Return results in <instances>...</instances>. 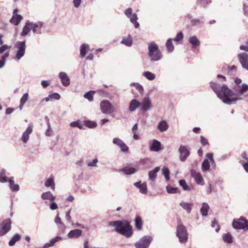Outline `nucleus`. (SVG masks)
I'll list each match as a JSON object with an SVG mask.
<instances>
[{
  "label": "nucleus",
  "instance_id": "1",
  "mask_svg": "<svg viewBox=\"0 0 248 248\" xmlns=\"http://www.w3.org/2000/svg\"><path fill=\"white\" fill-rule=\"evenodd\" d=\"M210 87L216 93L217 97L221 99L223 103L231 105L232 102L242 100V97H233L230 98L229 97L233 95V92L229 89L226 85L223 84L221 87L220 85L216 82H211Z\"/></svg>",
  "mask_w": 248,
  "mask_h": 248
},
{
  "label": "nucleus",
  "instance_id": "2",
  "mask_svg": "<svg viewBox=\"0 0 248 248\" xmlns=\"http://www.w3.org/2000/svg\"><path fill=\"white\" fill-rule=\"evenodd\" d=\"M108 225L115 227L116 232L126 237H130L132 235V227L126 220H117L109 221Z\"/></svg>",
  "mask_w": 248,
  "mask_h": 248
},
{
  "label": "nucleus",
  "instance_id": "3",
  "mask_svg": "<svg viewBox=\"0 0 248 248\" xmlns=\"http://www.w3.org/2000/svg\"><path fill=\"white\" fill-rule=\"evenodd\" d=\"M148 50V55L151 61H158L161 59V52L155 42H153L149 44Z\"/></svg>",
  "mask_w": 248,
  "mask_h": 248
},
{
  "label": "nucleus",
  "instance_id": "4",
  "mask_svg": "<svg viewBox=\"0 0 248 248\" xmlns=\"http://www.w3.org/2000/svg\"><path fill=\"white\" fill-rule=\"evenodd\" d=\"M176 235L181 243L185 244L187 241L188 235L185 227L181 223L177 226Z\"/></svg>",
  "mask_w": 248,
  "mask_h": 248
},
{
  "label": "nucleus",
  "instance_id": "5",
  "mask_svg": "<svg viewBox=\"0 0 248 248\" xmlns=\"http://www.w3.org/2000/svg\"><path fill=\"white\" fill-rule=\"evenodd\" d=\"M235 83L237 84L236 86H234L233 88V91L235 92V95L237 97L243 95L246 92L248 91V85L246 83H243L241 85L240 84L242 80L240 78H236L234 80Z\"/></svg>",
  "mask_w": 248,
  "mask_h": 248
},
{
  "label": "nucleus",
  "instance_id": "6",
  "mask_svg": "<svg viewBox=\"0 0 248 248\" xmlns=\"http://www.w3.org/2000/svg\"><path fill=\"white\" fill-rule=\"evenodd\" d=\"M232 226L235 229H242L245 231H248V220L244 217H241L238 219H234L233 220Z\"/></svg>",
  "mask_w": 248,
  "mask_h": 248
},
{
  "label": "nucleus",
  "instance_id": "7",
  "mask_svg": "<svg viewBox=\"0 0 248 248\" xmlns=\"http://www.w3.org/2000/svg\"><path fill=\"white\" fill-rule=\"evenodd\" d=\"M100 105L101 111L103 113L110 114L114 111V106L108 100H103L101 102Z\"/></svg>",
  "mask_w": 248,
  "mask_h": 248
},
{
  "label": "nucleus",
  "instance_id": "8",
  "mask_svg": "<svg viewBox=\"0 0 248 248\" xmlns=\"http://www.w3.org/2000/svg\"><path fill=\"white\" fill-rule=\"evenodd\" d=\"M152 240L150 236H144L135 243L136 248H148Z\"/></svg>",
  "mask_w": 248,
  "mask_h": 248
},
{
  "label": "nucleus",
  "instance_id": "9",
  "mask_svg": "<svg viewBox=\"0 0 248 248\" xmlns=\"http://www.w3.org/2000/svg\"><path fill=\"white\" fill-rule=\"evenodd\" d=\"M16 47L18 49L16 53V60L19 61L25 54L26 49V41H18Z\"/></svg>",
  "mask_w": 248,
  "mask_h": 248
},
{
  "label": "nucleus",
  "instance_id": "10",
  "mask_svg": "<svg viewBox=\"0 0 248 248\" xmlns=\"http://www.w3.org/2000/svg\"><path fill=\"white\" fill-rule=\"evenodd\" d=\"M237 58L242 67L248 71V54L246 52L240 53L237 55Z\"/></svg>",
  "mask_w": 248,
  "mask_h": 248
},
{
  "label": "nucleus",
  "instance_id": "11",
  "mask_svg": "<svg viewBox=\"0 0 248 248\" xmlns=\"http://www.w3.org/2000/svg\"><path fill=\"white\" fill-rule=\"evenodd\" d=\"M1 229L0 230V236L4 235L7 233L11 228V220L7 218L1 223Z\"/></svg>",
  "mask_w": 248,
  "mask_h": 248
},
{
  "label": "nucleus",
  "instance_id": "12",
  "mask_svg": "<svg viewBox=\"0 0 248 248\" xmlns=\"http://www.w3.org/2000/svg\"><path fill=\"white\" fill-rule=\"evenodd\" d=\"M191 176L194 179L196 183L199 185H203L204 184V179L202 174L194 169L190 170Z\"/></svg>",
  "mask_w": 248,
  "mask_h": 248
},
{
  "label": "nucleus",
  "instance_id": "13",
  "mask_svg": "<svg viewBox=\"0 0 248 248\" xmlns=\"http://www.w3.org/2000/svg\"><path fill=\"white\" fill-rule=\"evenodd\" d=\"M179 152L180 153V159L182 161H184L190 154L189 149L186 146L181 145L179 148Z\"/></svg>",
  "mask_w": 248,
  "mask_h": 248
},
{
  "label": "nucleus",
  "instance_id": "14",
  "mask_svg": "<svg viewBox=\"0 0 248 248\" xmlns=\"http://www.w3.org/2000/svg\"><path fill=\"white\" fill-rule=\"evenodd\" d=\"M152 107L151 101L149 97H145L141 103H140V109L146 111L151 109Z\"/></svg>",
  "mask_w": 248,
  "mask_h": 248
},
{
  "label": "nucleus",
  "instance_id": "15",
  "mask_svg": "<svg viewBox=\"0 0 248 248\" xmlns=\"http://www.w3.org/2000/svg\"><path fill=\"white\" fill-rule=\"evenodd\" d=\"M113 143L118 146L123 152H127L128 150V147L124 142V141L118 138H115L112 140Z\"/></svg>",
  "mask_w": 248,
  "mask_h": 248
},
{
  "label": "nucleus",
  "instance_id": "16",
  "mask_svg": "<svg viewBox=\"0 0 248 248\" xmlns=\"http://www.w3.org/2000/svg\"><path fill=\"white\" fill-rule=\"evenodd\" d=\"M30 24L31 30H32L34 33H41V29L43 26V24L42 22H38L37 23H34L32 22H30Z\"/></svg>",
  "mask_w": 248,
  "mask_h": 248
},
{
  "label": "nucleus",
  "instance_id": "17",
  "mask_svg": "<svg viewBox=\"0 0 248 248\" xmlns=\"http://www.w3.org/2000/svg\"><path fill=\"white\" fill-rule=\"evenodd\" d=\"M32 132V127L31 125H29L25 131L23 133L21 140L22 141L26 143L29 139V136Z\"/></svg>",
  "mask_w": 248,
  "mask_h": 248
},
{
  "label": "nucleus",
  "instance_id": "18",
  "mask_svg": "<svg viewBox=\"0 0 248 248\" xmlns=\"http://www.w3.org/2000/svg\"><path fill=\"white\" fill-rule=\"evenodd\" d=\"M59 77L61 79L62 83L63 86H67L70 84L69 78L65 73L60 72L59 73Z\"/></svg>",
  "mask_w": 248,
  "mask_h": 248
},
{
  "label": "nucleus",
  "instance_id": "19",
  "mask_svg": "<svg viewBox=\"0 0 248 248\" xmlns=\"http://www.w3.org/2000/svg\"><path fill=\"white\" fill-rule=\"evenodd\" d=\"M82 234V231L80 229H75L70 231L68 234L67 236L69 238H78Z\"/></svg>",
  "mask_w": 248,
  "mask_h": 248
},
{
  "label": "nucleus",
  "instance_id": "20",
  "mask_svg": "<svg viewBox=\"0 0 248 248\" xmlns=\"http://www.w3.org/2000/svg\"><path fill=\"white\" fill-rule=\"evenodd\" d=\"M150 150L152 151L158 152L161 150V143L156 140H153L150 146Z\"/></svg>",
  "mask_w": 248,
  "mask_h": 248
},
{
  "label": "nucleus",
  "instance_id": "21",
  "mask_svg": "<svg viewBox=\"0 0 248 248\" xmlns=\"http://www.w3.org/2000/svg\"><path fill=\"white\" fill-rule=\"evenodd\" d=\"M160 170L159 167H156L154 169L149 171L148 172L149 179L151 181H155L157 177V173Z\"/></svg>",
  "mask_w": 248,
  "mask_h": 248
},
{
  "label": "nucleus",
  "instance_id": "22",
  "mask_svg": "<svg viewBox=\"0 0 248 248\" xmlns=\"http://www.w3.org/2000/svg\"><path fill=\"white\" fill-rule=\"evenodd\" d=\"M139 107H140V102L137 99H134L130 102L129 109L130 111L133 112Z\"/></svg>",
  "mask_w": 248,
  "mask_h": 248
},
{
  "label": "nucleus",
  "instance_id": "23",
  "mask_svg": "<svg viewBox=\"0 0 248 248\" xmlns=\"http://www.w3.org/2000/svg\"><path fill=\"white\" fill-rule=\"evenodd\" d=\"M41 198L43 200H48L50 202H53L55 199V197L50 191L43 193Z\"/></svg>",
  "mask_w": 248,
  "mask_h": 248
},
{
  "label": "nucleus",
  "instance_id": "24",
  "mask_svg": "<svg viewBox=\"0 0 248 248\" xmlns=\"http://www.w3.org/2000/svg\"><path fill=\"white\" fill-rule=\"evenodd\" d=\"M188 40L193 48H196L200 45V42L196 36L189 37Z\"/></svg>",
  "mask_w": 248,
  "mask_h": 248
},
{
  "label": "nucleus",
  "instance_id": "25",
  "mask_svg": "<svg viewBox=\"0 0 248 248\" xmlns=\"http://www.w3.org/2000/svg\"><path fill=\"white\" fill-rule=\"evenodd\" d=\"M180 205L185 210L187 213H190L191 211L193 204L190 203L186 202H181L180 203Z\"/></svg>",
  "mask_w": 248,
  "mask_h": 248
},
{
  "label": "nucleus",
  "instance_id": "26",
  "mask_svg": "<svg viewBox=\"0 0 248 248\" xmlns=\"http://www.w3.org/2000/svg\"><path fill=\"white\" fill-rule=\"evenodd\" d=\"M60 97L61 96L59 93H53L52 94H49L47 97L43 98L42 100V101L45 100L46 102H48L49 101H52L54 99L59 100L60 99Z\"/></svg>",
  "mask_w": 248,
  "mask_h": 248
},
{
  "label": "nucleus",
  "instance_id": "27",
  "mask_svg": "<svg viewBox=\"0 0 248 248\" xmlns=\"http://www.w3.org/2000/svg\"><path fill=\"white\" fill-rule=\"evenodd\" d=\"M22 18V16L20 15H16L10 19V22L15 25H18Z\"/></svg>",
  "mask_w": 248,
  "mask_h": 248
},
{
  "label": "nucleus",
  "instance_id": "28",
  "mask_svg": "<svg viewBox=\"0 0 248 248\" xmlns=\"http://www.w3.org/2000/svg\"><path fill=\"white\" fill-rule=\"evenodd\" d=\"M90 50L89 46L87 44H82L80 48V55L81 57H84L86 53V51Z\"/></svg>",
  "mask_w": 248,
  "mask_h": 248
},
{
  "label": "nucleus",
  "instance_id": "29",
  "mask_svg": "<svg viewBox=\"0 0 248 248\" xmlns=\"http://www.w3.org/2000/svg\"><path fill=\"white\" fill-rule=\"evenodd\" d=\"M128 17L130 19V22L134 24L135 28H139L140 24L137 21L138 19V17L136 14H132L130 17Z\"/></svg>",
  "mask_w": 248,
  "mask_h": 248
},
{
  "label": "nucleus",
  "instance_id": "30",
  "mask_svg": "<svg viewBox=\"0 0 248 248\" xmlns=\"http://www.w3.org/2000/svg\"><path fill=\"white\" fill-rule=\"evenodd\" d=\"M8 182L10 184V187L13 191H17L19 190V186L17 184H15L13 178H10L8 180Z\"/></svg>",
  "mask_w": 248,
  "mask_h": 248
},
{
  "label": "nucleus",
  "instance_id": "31",
  "mask_svg": "<svg viewBox=\"0 0 248 248\" xmlns=\"http://www.w3.org/2000/svg\"><path fill=\"white\" fill-rule=\"evenodd\" d=\"M121 44H124L126 46H130L132 45V39L130 35L128 37H124L121 42Z\"/></svg>",
  "mask_w": 248,
  "mask_h": 248
},
{
  "label": "nucleus",
  "instance_id": "32",
  "mask_svg": "<svg viewBox=\"0 0 248 248\" xmlns=\"http://www.w3.org/2000/svg\"><path fill=\"white\" fill-rule=\"evenodd\" d=\"M31 30L30 21L27 22L25 26L24 27L21 33L22 36H25L28 34L29 31Z\"/></svg>",
  "mask_w": 248,
  "mask_h": 248
},
{
  "label": "nucleus",
  "instance_id": "33",
  "mask_svg": "<svg viewBox=\"0 0 248 248\" xmlns=\"http://www.w3.org/2000/svg\"><path fill=\"white\" fill-rule=\"evenodd\" d=\"M209 209L208 204L206 203H203L201 208V213L202 216H206Z\"/></svg>",
  "mask_w": 248,
  "mask_h": 248
},
{
  "label": "nucleus",
  "instance_id": "34",
  "mask_svg": "<svg viewBox=\"0 0 248 248\" xmlns=\"http://www.w3.org/2000/svg\"><path fill=\"white\" fill-rule=\"evenodd\" d=\"M29 94L28 93H25L20 100V106L19 107V109L21 110L23 107V106L26 103L28 99Z\"/></svg>",
  "mask_w": 248,
  "mask_h": 248
},
{
  "label": "nucleus",
  "instance_id": "35",
  "mask_svg": "<svg viewBox=\"0 0 248 248\" xmlns=\"http://www.w3.org/2000/svg\"><path fill=\"white\" fill-rule=\"evenodd\" d=\"M21 238V236L18 234H15L11 239V240L9 242V245L10 246H14L16 243L19 241Z\"/></svg>",
  "mask_w": 248,
  "mask_h": 248
},
{
  "label": "nucleus",
  "instance_id": "36",
  "mask_svg": "<svg viewBox=\"0 0 248 248\" xmlns=\"http://www.w3.org/2000/svg\"><path fill=\"white\" fill-rule=\"evenodd\" d=\"M120 171H122L125 174H131L135 172L136 170L134 168L125 167L120 170Z\"/></svg>",
  "mask_w": 248,
  "mask_h": 248
},
{
  "label": "nucleus",
  "instance_id": "37",
  "mask_svg": "<svg viewBox=\"0 0 248 248\" xmlns=\"http://www.w3.org/2000/svg\"><path fill=\"white\" fill-rule=\"evenodd\" d=\"M135 226L138 230H140L142 227V222L140 216H137L135 219Z\"/></svg>",
  "mask_w": 248,
  "mask_h": 248
},
{
  "label": "nucleus",
  "instance_id": "38",
  "mask_svg": "<svg viewBox=\"0 0 248 248\" xmlns=\"http://www.w3.org/2000/svg\"><path fill=\"white\" fill-rule=\"evenodd\" d=\"M45 119L47 125V129L46 130L45 134L46 136L49 137L52 135V131L51 128L48 118L46 116Z\"/></svg>",
  "mask_w": 248,
  "mask_h": 248
},
{
  "label": "nucleus",
  "instance_id": "39",
  "mask_svg": "<svg viewBox=\"0 0 248 248\" xmlns=\"http://www.w3.org/2000/svg\"><path fill=\"white\" fill-rule=\"evenodd\" d=\"M210 164L207 159H204L202 164V170L203 172L207 171L210 168Z\"/></svg>",
  "mask_w": 248,
  "mask_h": 248
},
{
  "label": "nucleus",
  "instance_id": "40",
  "mask_svg": "<svg viewBox=\"0 0 248 248\" xmlns=\"http://www.w3.org/2000/svg\"><path fill=\"white\" fill-rule=\"evenodd\" d=\"M158 127L160 131L163 132L166 131L167 129L168 126L166 121H162L159 123Z\"/></svg>",
  "mask_w": 248,
  "mask_h": 248
},
{
  "label": "nucleus",
  "instance_id": "41",
  "mask_svg": "<svg viewBox=\"0 0 248 248\" xmlns=\"http://www.w3.org/2000/svg\"><path fill=\"white\" fill-rule=\"evenodd\" d=\"M45 185L46 187L50 186L51 188L54 190L55 188V184L53 178H49L48 180H47L45 184Z\"/></svg>",
  "mask_w": 248,
  "mask_h": 248
},
{
  "label": "nucleus",
  "instance_id": "42",
  "mask_svg": "<svg viewBox=\"0 0 248 248\" xmlns=\"http://www.w3.org/2000/svg\"><path fill=\"white\" fill-rule=\"evenodd\" d=\"M162 173L164 176L166 180L168 181L170 180V170L166 166H164L162 169Z\"/></svg>",
  "mask_w": 248,
  "mask_h": 248
},
{
  "label": "nucleus",
  "instance_id": "43",
  "mask_svg": "<svg viewBox=\"0 0 248 248\" xmlns=\"http://www.w3.org/2000/svg\"><path fill=\"white\" fill-rule=\"evenodd\" d=\"M222 238L224 242H227L228 243H232V235L229 232L224 234L223 235Z\"/></svg>",
  "mask_w": 248,
  "mask_h": 248
},
{
  "label": "nucleus",
  "instance_id": "44",
  "mask_svg": "<svg viewBox=\"0 0 248 248\" xmlns=\"http://www.w3.org/2000/svg\"><path fill=\"white\" fill-rule=\"evenodd\" d=\"M143 75L147 79L149 80H153L155 78V74L149 71L145 72L143 73Z\"/></svg>",
  "mask_w": 248,
  "mask_h": 248
},
{
  "label": "nucleus",
  "instance_id": "45",
  "mask_svg": "<svg viewBox=\"0 0 248 248\" xmlns=\"http://www.w3.org/2000/svg\"><path fill=\"white\" fill-rule=\"evenodd\" d=\"M179 184L182 187L183 189L185 191H190L191 188L188 186L185 180H181L179 181Z\"/></svg>",
  "mask_w": 248,
  "mask_h": 248
},
{
  "label": "nucleus",
  "instance_id": "46",
  "mask_svg": "<svg viewBox=\"0 0 248 248\" xmlns=\"http://www.w3.org/2000/svg\"><path fill=\"white\" fill-rule=\"evenodd\" d=\"M85 125L90 128H95L97 126V124L94 121H85L84 122Z\"/></svg>",
  "mask_w": 248,
  "mask_h": 248
},
{
  "label": "nucleus",
  "instance_id": "47",
  "mask_svg": "<svg viewBox=\"0 0 248 248\" xmlns=\"http://www.w3.org/2000/svg\"><path fill=\"white\" fill-rule=\"evenodd\" d=\"M7 177L5 176V170H2L0 172V182L1 183H5L8 182Z\"/></svg>",
  "mask_w": 248,
  "mask_h": 248
},
{
  "label": "nucleus",
  "instance_id": "48",
  "mask_svg": "<svg viewBox=\"0 0 248 248\" xmlns=\"http://www.w3.org/2000/svg\"><path fill=\"white\" fill-rule=\"evenodd\" d=\"M94 93V91H89L84 94V97L87 99L89 101H92L93 100V93Z\"/></svg>",
  "mask_w": 248,
  "mask_h": 248
},
{
  "label": "nucleus",
  "instance_id": "49",
  "mask_svg": "<svg viewBox=\"0 0 248 248\" xmlns=\"http://www.w3.org/2000/svg\"><path fill=\"white\" fill-rule=\"evenodd\" d=\"M70 125L73 127H77L80 129H82L83 127V125L80 123V121L79 120L71 123Z\"/></svg>",
  "mask_w": 248,
  "mask_h": 248
},
{
  "label": "nucleus",
  "instance_id": "50",
  "mask_svg": "<svg viewBox=\"0 0 248 248\" xmlns=\"http://www.w3.org/2000/svg\"><path fill=\"white\" fill-rule=\"evenodd\" d=\"M9 52H6L2 56L1 60H0V68L3 67L5 63V59L9 56Z\"/></svg>",
  "mask_w": 248,
  "mask_h": 248
},
{
  "label": "nucleus",
  "instance_id": "51",
  "mask_svg": "<svg viewBox=\"0 0 248 248\" xmlns=\"http://www.w3.org/2000/svg\"><path fill=\"white\" fill-rule=\"evenodd\" d=\"M140 191L142 194H146L147 193V188L146 184L144 183L141 184V186L139 188Z\"/></svg>",
  "mask_w": 248,
  "mask_h": 248
},
{
  "label": "nucleus",
  "instance_id": "52",
  "mask_svg": "<svg viewBox=\"0 0 248 248\" xmlns=\"http://www.w3.org/2000/svg\"><path fill=\"white\" fill-rule=\"evenodd\" d=\"M183 38V34L182 32H179L177 33L175 38H174L173 40L174 42H178L180 40H181Z\"/></svg>",
  "mask_w": 248,
  "mask_h": 248
},
{
  "label": "nucleus",
  "instance_id": "53",
  "mask_svg": "<svg viewBox=\"0 0 248 248\" xmlns=\"http://www.w3.org/2000/svg\"><path fill=\"white\" fill-rule=\"evenodd\" d=\"M55 222L57 224H59L60 226H59V228L61 227H63V228H65V226L64 225V224L62 223V222L61 221V218L59 217V216L58 215L55 218Z\"/></svg>",
  "mask_w": 248,
  "mask_h": 248
},
{
  "label": "nucleus",
  "instance_id": "54",
  "mask_svg": "<svg viewBox=\"0 0 248 248\" xmlns=\"http://www.w3.org/2000/svg\"><path fill=\"white\" fill-rule=\"evenodd\" d=\"M232 71H234L235 73L236 72V67L235 66L232 65L231 67H230L229 68V70L228 71V74L230 75L235 74V73H233Z\"/></svg>",
  "mask_w": 248,
  "mask_h": 248
},
{
  "label": "nucleus",
  "instance_id": "55",
  "mask_svg": "<svg viewBox=\"0 0 248 248\" xmlns=\"http://www.w3.org/2000/svg\"><path fill=\"white\" fill-rule=\"evenodd\" d=\"M97 162L98 159L97 158H95L92 162H89L88 163V166L90 167H95L96 166Z\"/></svg>",
  "mask_w": 248,
  "mask_h": 248
},
{
  "label": "nucleus",
  "instance_id": "56",
  "mask_svg": "<svg viewBox=\"0 0 248 248\" xmlns=\"http://www.w3.org/2000/svg\"><path fill=\"white\" fill-rule=\"evenodd\" d=\"M240 49L248 52V42H246L244 45L240 46Z\"/></svg>",
  "mask_w": 248,
  "mask_h": 248
},
{
  "label": "nucleus",
  "instance_id": "57",
  "mask_svg": "<svg viewBox=\"0 0 248 248\" xmlns=\"http://www.w3.org/2000/svg\"><path fill=\"white\" fill-rule=\"evenodd\" d=\"M10 48V46H9L7 45H4L0 47V54L2 53L6 50L9 49Z\"/></svg>",
  "mask_w": 248,
  "mask_h": 248
},
{
  "label": "nucleus",
  "instance_id": "58",
  "mask_svg": "<svg viewBox=\"0 0 248 248\" xmlns=\"http://www.w3.org/2000/svg\"><path fill=\"white\" fill-rule=\"evenodd\" d=\"M124 14L127 17H130L132 14V9L130 8L127 9L125 10Z\"/></svg>",
  "mask_w": 248,
  "mask_h": 248
},
{
  "label": "nucleus",
  "instance_id": "59",
  "mask_svg": "<svg viewBox=\"0 0 248 248\" xmlns=\"http://www.w3.org/2000/svg\"><path fill=\"white\" fill-rule=\"evenodd\" d=\"M200 138H201V142L202 145L204 146L208 144L207 140L204 137H203L202 136H201Z\"/></svg>",
  "mask_w": 248,
  "mask_h": 248
},
{
  "label": "nucleus",
  "instance_id": "60",
  "mask_svg": "<svg viewBox=\"0 0 248 248\" xmlns=\"http://www.w3.org/2000/svg\"><path fill=\"white\" fill-rule=\"evenodd\" d=\"M52 203H51V204L50 205V209L52 210H56L58 208V205L56 203L53 202H51Z\"/></svg>",
  "mask_w": 248,
  "mask_h": 248
},
{
  "label": "nucleus",
  "instance_id": "61",
  "mask_svg": "<svg viewBox=\"0 0 248 248\" xmlns=\"http://www.w3.org/2000/svg\"><path fill=\"white\" fill-rule=\"evenodd\" d=\"M70 213V211H68L66 213L65 218L68 222H71L72 219Z\"/></svg>",
  "mask_w": 248,
  "mask_h": 248
},
{
  "label": "nucleus",
  "instance_id": "62",
  "mask_svg": "<svg viewBox=\"0 0 248 248\" xmlns=\"http://www.w3.org/2000/svg\"><path fill=\"white\" fill-rule=\"evenodd\" d=\"M81 0H73V4L74 6L76 8H78L79 7L81 3Z\"/></svg>",
  "mask_w": 248,
  "mask_h": 248
},
{
  "label": "nucleus",
  "instance_id": "63",
  "mask_svg": "<svg viewBox=\"0 0 248 248\" xmlns=\"http://www.w3.org/2000/svg\"><path fill=\"white\" fill-rule=\"evenodd\" d=\"M135 87H136V89L139 91V92L140 93L143 92V87L141 85H140L139 84H137L136 85Z\"/></svg>",
  "mask_w": 248,
  "mask_h": 248
},
{
  "label": "nucleus",
  "instance_id": "64",
  "mask_svg": "<svg viewBox=\"0 0 248 248\" xmlns=\"http://www.w3.org/2000/svg\"><path fill=\"white\" fill-rule=\"evenodd\" d=\"M49 84L50 82L47 80H43L41 82V85L44 88H46L47 86H48L49 85Z\"/></svg>",
  "mask_w": 248,
  "mask_h": 248
}]
</instances>
